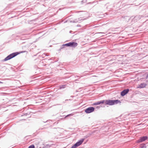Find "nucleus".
I'll return each mask as SVG.
<instances>
[{
    "label": "nucleus",
    "instance_id": "obj_10",
    "mask_svg": "<svg viewBox=\"0 0 148 148\" xmlns=\"http://www.w3.org/2000/svg\"><path fill=\"white\" fill-rule=\"evenodd\" d=\"M147 86V84L145 83H142L140 84L139 85V88H143Z\"/></svg>",
    "mask_w": 148,
    "mask_h": 148
},
{
    "label": "nucleus",
    "instance_id": "obj_30",
    "mask_svg": "<svg viewBox=\"0 0 148 148\" xmlns=\"http://www.w3.org/2000/svg\"><path fill=\"white\" fill-rule=\"evenodd\" d=\"M71 97H73V96H71Z\"/></svg>",
    "mask_w": 148,
    "mask_h": 148
},
{
    "label": "nucleus",
    "instance_id": "obj_23",
    "mask_svg": "<svg viewBox=\"0 0 148 148\" xmlns=\"http://www.w3.org/2000/svg\"><path fill=\"white\" fill-rule=\"evenodd\" d=\"M72 114H68V115H67L66 116H65V118H66L67 117H69V116H72Z\"/></svg>",
    "mask_w": 148,
    "mask_h": 148
},
{
    "label": "nucleus",
    "instance_id": "obj_11",
    "mask_svg": "<svg viewBox=\"0 0 148 148\" xmlns=\"http://www.w3.org/2000/svg\"><path fill=\"white\" fill-rule=\"evenodd\" d=\"M113 105L117 104L118 103H121L120 101L118 100H113Z\"/></svg>",
    "mask_w": 148,
    "mask_h": 148
},
{
    "label": "nucleus",
    "instance_id": "obj_21",
    "mask_svg": "<svg viewBox=\"0 0 148 148\" xmlns=\"http://www.w3.org/2000/svg\"><path fill=\"white\" fill-rule=\"evenodd\" d=\"M4 66H5L3 65V64H0V68L2 69Z\"/></svg>",
    "mask_w": 148,
    "mask_h": 148
},
{
    "label": "nucleus",
    "instance_id": "obj_7",
    "mask_svg": "<svg viewBox=\"0 0 148 148\" xmlns=\"http://www.w3.org/2000/svg\"><path fill=\"white\" fill-rule=\"evenodd\" d=\"M129 91V89L127 88L123 90L121 93V95L122 96H123L127 94Z\"/></svg>",
    "mask_w": 148,
    "mask_h": 148
},
{
    "label": "nucleus",
    "instance_id": "obj_12",
    "mask_svg": "<svg viewBox=\"0 0 148 148\" xmlns=\"http://www.w3.org/2000/svg\"><path fill=\"white\" fill-rule=\"evenodd\" d=\"M138 148H146L145 144H143L140 145Z\"/></svg>",
    "mask_w": 148,
    "mask_h": 148
},
{
    "label": "nucleus",
    "instance_id": "obj_5",
    "mask_svg": "<svg viewBox=\"0 0 148 148\" xmlns=\"http://www.w3.org/2000/svg\"><path fill=\"white\" fill-rule=\"evenodd\" d=\"M148 138L147 136H145L140 137L137 141V143L143 142L146 140Z\"/></svg>",
    "mask_w": 148,
    "mask_h": 148
},
{
    "label": "nucleus",
    "instance_id": "obj_18",
    "mask_svg": "<svg viewBox=\"0 0 148 148\" xmlns=\"http://www.w3.org/2000/svg\"><path fill=\"white\" fill-rule=\"evenodd\" d=\"M84 19H82V18H79L77 19L78 22H79V21H83V20H84Z\"/></svg>",
    "mask_w": 148,
    "mask_h": 148
},
{
    "label": "nucleus",
    "instance_id": "obj_1",
    "mask_svg": "<svg viewBox=\"0 0 148 148\" xmlns=\"http://www.w3.org/2000/svg\"><path fill=\"white\" fill-rule=\"evenodd\" d=\"M25 52V51H21L20 53H19L18 52L13 53L8 56L3 61H5L9 60L15 57L16 56L20 54V53H24Z\"/></svg>",
    "mask_w": 148,
    "mask_h": 148
},
{
    "label": "nucleus",
    "instance_id": "obj_25",
    "mask_svg": "<svg viewBox=\"0 0 148 148\" xmlns=\"http://www.w3.org/2000/svg\"><path fill=\"white\" fill-rule=\"evenodd\" d=\"M77 27H81V26L79 25H77Z\"/></svg>",
    "mask_w": 148,
    "mask_h": 148
},
{
    "label": "nucleus",
    "instance_id": "obj_13",
    "mask_svg": "<svg viewBox=\"0 0 148 148\" xmlns=\"http://www.w3.org/2000/svg\"><path fill=\"white\" fill-rule=\"evenodd\" d=\"M66 85H62L61 86H59V89H62L66 87Z\"/></svg>",
    "mask_w": 148,
    "mask_h": 148
},
{
    "label": "nucleus",
    "instance_id": "obj_6",
    "mask_svg": "<svg viewBox=\"0 0 148 148\" xmlns=\"http://www.w3.org/2000/svg\"><path fill=\"white\" fill-rule=\"evenodd\" d=\"M105 103L106 105L112 106L113 105V100H105Z\"/></svg>",
    "mask_w": 148,
    "mask_h": 148
},
{
    "label": "nucleus",
    "instance_id": "obj_22",
    "mask_svg": "<svg viewBox=\"0 0 148 148\" xmlns=\"http://www.w3.org/2000/svg\"><path fill=\"white\" fill-rule=\"evenodd\" d=\"M87 0H83L81 2L82 3H86V2H87Z\"/></svg>",
    "mask_w": 148,
    "mask_h": 148
},
{
    "label": "nucleus",
    "instance_id": "obj_15",
    "mask_svg": "<svg viewBox=\"0 0 148 148\" xmlns=\"http://www.w3.org/2000/svg\"><path fill=\"white\" fill-rule=\"evenodd\" d=\"M51 147V145H49V144H46L45 145V147L46 148H50Z\"/></svg>",
    "mask_w": 148,
    "mask_h": 148
},
{
    "label": "nucleus",
    "instance_id": "obj_4",
    "mask_svg": "<svg viewBox=\"0 0 148 148\" xmlns=\"http://www.w3.org/2000/svg\"><path fill=\"white\" fill-rule=\"evenodd\" d=\"M95 109V108L93 107H89L86 109L85 110V112L86 113H90L93 112L94 111Z\"/></svg>",
    "mask_w": 148,
    "mask_h": 148
},
{
    "label": "nucleus",
    "instance_id": "obj_28",
    "mask_svg": "<svg viewBox=\"0 0 148 148\" xmlns=\"http://www.w3.org/2000/svg\"><path fill=\"white\" fill-rule=\"evenodd\" d=\"M97 108H99V107H98V106H97Z\"/></svg>",
    "mask_w": 148,
    "mask_h": 148
},
{
    "label": "nucleus",
    "instance_id": "obj_14",
    "mask_svg": "<svg viewBox=\"0 0 148 148\" xmlns=\"http://www.w3.org/2000/svg\"><path fill=\"white\" fill-rule=\"evenodd\" d=\"M70 22L73 23H77V22H78L77 19H75L74 20H73V21H70Z\"/></svg>",
    "mask_w": 148,
    "mask_h": 148
},
{
    "label": "nucleus",
    "instance_id": "obj_20",
    "mask_svg": "<svg viewBox=\"0 0 148 148\" xmlns=\"http://www.w3.org/2000/svg\"><path fill=\"white\" fill-rule=\"evenodd\" d=\"M65 46H64V44H63L62 46L60 48V50L61 49L64 48L65 47Z\"/></svg>",
    "mask_w": 148,
    "mask_h": 148
},
{
    "label": "nucleus",
    "instance_id": "obj_9",
    "mask_svg": "<svg viewBox=\"0 0 148 148\" xmlns=\"http://www.w3.org/2000/svg\"><path fill=\"white\" fill-rule=\"evenodd\" d=\"M105 100H102L100 101H98L97 102L94 103L93 104V105H99L105 102Z\"/></svg>",
    "mask_w": 148,
    "mask_h": 148
},
{
    "label": "nucleus",
    "instance_id": "obj_3",
    "mask_svg": "<svg viewBox=\"0 0 148 148\" xmlns=\"http://www.w3.org/2000/svg\"><path fill=\"white\" fill-rule=\"evenodd\" d=\"M84 140V138H82L80 139L76 142L75 144L73 145L71 148H76L77 147L81 145L83 143Z\"/></svg>",
    "mask_w": 148,
    "mask_h": 148
},
{
    "label": "nucleus",
    "instance_id": "obj_8",
    "mask_svg": "<svg viewBox=\"0 0 148 148\" xmlns=\"http://www.w3.org/2000/svg\"><path fill=\"white\" fill-rule=\"evenodd\" d=\"M78 45V44L77 42H70V47L73 48L76 47Z\"/></svg>",
    "mask_w": 148,
    "mask_h": 148
},
{
    "label": "nucleus",
    "instance_id": "obj_26",
    "mask_svg": "<svg viewBox=\"0 0 148 148\" xmlns=\"http://www.w3.org/2000/svg\"><path fill=\"white\" fill-rule=\"evenodd\" d=\"M2 83V82L0 81V83Z\"/></svg>",
    "mask_w": 148,
    "mask_h": 148
},
{
    "label": "nucleus",
    "instance_id": "obj_24",
    "mask_svg": "<svg viewBox=\"0 0 148 148\" xmlns=\"http://www.w3.org/2000/svg\"><path fill=\"white\" fill-rule=\"evenodd\" d=\"M146 79H148V74H147V76L146 77Z\"/></svg>",
    "mask_w": 148,
    "mask_h": 148
},
{
    "label": "nucleus",
    "instance_id": "obj_29",
    "mask_svg": "<svg viewBox=\"0 0 148 148\" xmlns=\"http://www.w3.org/2000/svg\"><path fill=\"white\" fill-rule=\"evenodd\" d=\"M76 77H79V76H76Z\"/></svg>",
    "mask_w": 148,
    "mask_h": 148
},
{
    "label": "nucleus",
    "instance_id": "obj_2",
    "mask_svg": "<svg viewBox=\"0 0 148 148\" xmlns=\"http://www.w3.org/2000/svg\"><path fill=\"white\" fill-rule=\"evenodd\" d=\"M148 17V14H144L143 15H136L133 18V16H132L131 17L132 18H133L132 21L133 22H136L137 21H138L141 18L145 17Z\"/></svg>",
    "mask_w": 148,
    "mask_h": 148
},
{
    "label": "nucleus",
    "instance_id": "obj_17",
    "mask_svg": "<svg viewBox=\"0 0 148 148\" xmlns=\"http://www.w3.org/2000/svg\"><path fill=\"white\" fill-rule=\"evenodd\" d=\"M49 55H47L46 53H44L42 54V58H44L45 56H48Z\"/></svg>",
    "mask_w": 148,
    "mask_h": 148
},
{
    "label": "nucleus",
    "instance_id": "obj_27",
    "mask_svg": "<svg viewBox=\"0 0 148 148\" xmlns=\"http://www.w3.org/2000/svg\"><path fill=\"white\" fill-rule=\"evenodd\" d=\"M97 108H99V107H98V106H97Z\"/></svg>",
    "mask_w": 148,
    "mask_h": 148
},
{
    "label": "nucleus",
    "instance_id": "obj_16",
    "mask_svg": "<svg viewBox=\"0 0 148 148\" xmlns=\"http://www.w3.org/2000/svg\"><path fill=\"white\" fill-rule=\"evenodd\" d=\"M64 46H66V47H70V42H69L68 43L64 44Z\"/></svg>",
    "mask_w": 148,
    "mask_h": 148
},
{
    "label": "nucleus",
    "instance_id": "obj_19",
    "mask_svg": "<svg viewBox=\"0 0 148 148\" xmlns=\"http://www.w3.org/2000/svg\"><path fill=\"white\" fill-rule=\"evenodd\" d=\"M28 148H35V146L34 145H32L29 146Z\"/></svg>",
    "mask_w": 148,
    "mask_h": 148
}]
</instances>
